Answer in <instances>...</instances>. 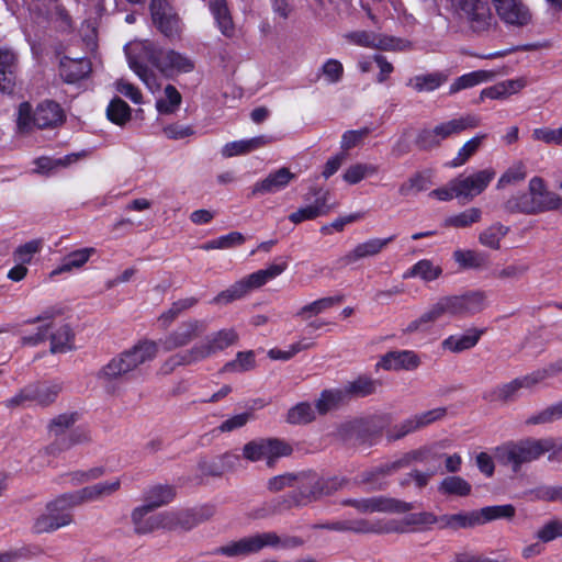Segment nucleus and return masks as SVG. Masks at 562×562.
Instances as JSON below:
<instances>
[{
  "mask_svg": "<svg viewBox=\"0 0 562 562\" xmlns=\"http://www.w3.org/2000/svg\"><path fill=\"white\" fill-rule=\"evenodd\" d=\"M246 285L241 280L235 282L228 289L220 292L213 300V304H228L235 300L241 299L247 294Z\"/></svg>",
  "mask_w": 562,
  "mask_h": 562,
  "instance_id": "nucleus-62",
  "label": "nucleus"
},
{
  "mask_svg": "<svg viewBox=\"0 0 562 562\" xmlns=\"http://www.w3.org/2000/svg\"><path fill=\"white\" fill-rule=\"evenodd\" d=\"M430 181L428 177L420 172H416L400 186L398 194L401 196L416 195L417 193L427 190Z\"/></svg>",
  "mask_w": 562,
  "mask_h": 562,
  "instance_id": "nucleus-49",
  "label": "nucleus"
},
{
  "mask_svg": "<svg viewBox=\"0 0 562 562\" xmlns=\"http://www.w3.org/2000/svg\"><path fill=\"white\" fill-rule=\"evenodd\" d=\"M246 238L239 232H232L227 235L220 236L216 239L210 240L202 245V249H228L245 243Z\"/></svg>",
  "mask_w": 562,
  "mask_h": 562,
  "instance_id": "nucleus-57",
  "label": "nucleus"
},
{
  "mask_svg": "<svg viewBox=\"0 0 562 562\" xmlns=\"http://www.w3.org/2000/svg\"><path fill=\"white\" fill-rule=\"evenodd\" d=\"M125 54L130 68L151 92L157 90L159 85L156 75L148 68L147 63L167 78L189 74L195 67L194 61L188 55L175 49H164L149 40L127 44Z\"/></svg>",
  "mask_w": 562,
  "mask_h": 562,
  "instance_id": "nucleus-2",
  "label": "nucleus"
},
{
  "mask_svg": "<svg viewBox=\"0 0 562 562\" xmlns=\"http://www.w3.org/2000/svg\"><path fill=\"white\" fill-rule=\"evenodd\" d=\"M495 170L486 168L477 170L471 175H460L453 178V190L457 192V199L472 201L480 195L495 178Z\"/></svg>",
  "mask_w": 562,
  "mask_h": 562,
  "instance_id": "nucleus-15",
  "label": "nucleus"
},
{
  "mask_svg": "<svg viewBox=\"0 0 562 562\" xmlns=\"http://www.w3.org/2000/svg\"><path fill=\"white\" fill-rule=\"evenodd\" d=\"M292 452L291 447L279 439H257L247 442L243 448V457L250 461L257 462L266 460L269 467L273 465L276 459L286 457Z\"/></svg>",
  "mask_w": 562,
  "mask_h": 562,
  "instance_id": "nucleus-14",
  "label": "nucleus"
},
{
  "mask_svg": "<svg viewBox=\"0 0 562 562\" xmlns=\"http://www.w3.org/2000/svg\"><path fill=\"white\" fill-rule=\"evenodd\" d=\"M153 510L149 506H138L131 514L134 531L137 535H147L158 530L157 514L149 515Z\"/></svg>",
  "mask_w": 562,
  "mask_h": 562,
  "instance_id": "nucleus-33",
  "label": "nucleus"
},
{
  "mask_svg": "<svg viewBox=\"0 0 562 562\" xmlns=\"http://www.w3.org/2000/svg\"><path fill=\"white\" fill-rule=\"evenodd\" d=\"M496 75L497 74L493 70H475L464 74L451 82L449 87V94H456L462 90L488 82L493 80Z\"/></svg>",
  "mask_w": 562,
  "mask_h": 562,
  "instance_id": "nucleus-29",
  "label": "nucleus"
},
{
  "mask_svg": "<svg viewBox=\"0 0 562 562\" xmlns=\"http://www.w3.org/2000/svg\"><path fill=\"white\" fill-rule=\"evenodd\" d=\"M303 541L297 537H280L273 531L255 533L239 540L228 542L214 550L215 554L228 558H240L258 553L266 547L271 548H297Z\"/></svg>",
  "mask_w": 562,
  "mask_h": 562,
  "instance_id": "nucleus-7",
  "label": "nucleus"
},
{
  "mask_svg": "<svg viewBox=\"0 0 562 562\" xmlns=\"http://www.w3.org/2000/svg\"><path fill=\"white\" fill-rule=\"evenodd\" d=\"M453 20L467 23L474 32L486 31L492 22L491 9L484 0H446Z\"/></svg>",
  "mask_w": 562,
  "mask_h": 562,
  "instance_id": "nucleus-11",
  "label": "nucleus"
},
{
  "mask_svg": "<svg viewBox=\"0 0 562 562\" xmlns=\"http://www.w3.org/2000/svg\"><path fill=\"white\" fill-rule=\"evenodd\" d=\"M175 497V490L170 485H155L147 490L145 494V504L143 506H149L151 510L167 505Z\"/></svg>",
  "mask_w": 562,
  "mask_h": 562,
  "instance_id": "nucleus-40",
  "label": "nucleus"
},
{
  "mask_svg": "<svg viewBox=\"0 0 562 562\" xmlns=\"http://www.w3.org/2000/svg\"><path fill=\"white\" fill-rule=\"evenodd\" d=\"M315 419V412L307 402L291 407L286 414V422L291 425L308 424Z\"/></svg>",
  "mask_w": 562,
  "mask_h": 562,
  "instance_id": "nucleus-51",
  "label": "nucleus"
},
{
  "mask_svg": "<svg viewBox=\"0 0 562 562\" xmlns=\"http://www.w3.org/2000/svg\"><path fill=\"white\" fill-rule=\"evenodd\" d=\"M63 311L59 307H48L44 310L38 316L29 319L27 324L41 323L37 331L33 335H26L21 338L23 346H37L44 342L48 337L50 338V352L64 353L72 349L74 334L70 327L66 324L60 325L54 331L49 333L53 328L52 321L61 315Z\"/></svg>",
  "mask_w": 562,
  "mask_h": 562,
  "instance_id": "nucleus-6",
  "label": "nucleus"
},
{
  "mask_svg": "<svg viewBox=\"0 0 562 562\" xmlns=\"http://www.w3.org/2000/svg\"><path fill=\"white\" fill-rule=\"evenodd\" d=\"M109 120L117 125H124L131 119V108L120 98L113 99L106 109Z\"/></svg>",
  "mask_w": 562,
  "mask_h": 562,
  "instance_id": "nucleus-55",
  "label": "nucleus"
},
{
  "mask_svg": "<svg viewBox=\"0 0 562 562\" xmlns=\"http://www.w3.org/2000/svg\"><path fill=\"white\" fill-rule=\"evenodd\" d=\"M430 425V422L428 417H426V413L417 414L411 418H407L400 425H396L394 430L396 431L394 435H392V439H400L404 436H406L409 432H413L415 430H418L423 427H426Z\"/></svg>",
  "mask_w": 562,
  "mask_h": 562,
  "instance_id": "nucleus-53",
  "label": "nucleus"
},
{
  "mask_svg": "<svg viewBox=\"0 0 562 562\" xmlns=\"http://www.w3.org/2000/svg\"><path fill=\"white\" fill-rule=\"evenodd\" d=\"M182 101V97L177 88L172 85H167L164 90V97L156 102V109L160 114L175 113Z\"/></svg>",
  "mask_w": 562,
  "mask_h": 562,
  "instance_id": "nucleus-42",
  "label": "nucleus"
},
{
  "mask_svg": "<svg viewBox=\"0 0 562 562\" xmlns=\"http://www.w3.org/2000/svg\"><path fill=\"white\" fill-rule=\"evenodd\" d=\"M378 172L379 167L376 165L358 162L349 166L345 170L342 178L349 184H356L368 177L375 176Z\"/></svg>",
  "mask_w": 562,
  "mask_h": 562,
  "instance_id": "nucleus-45",
  "label": "nucleus"
},
{
  "mask_svg": "<svg viewBox=\"0 0 562 562\" xmlns=\"http://www.w3.org/2000/svg\"><path fill=\"white\" fill-rule=\"evenodd\" d=\"M376 383L369 378H358L357 380L349 382L342 390L346 392V397H363L375 392Z\"/></svg>",
  "mask_w": 562,
  "mask_h": 562,
  "instance_id": "nucleus-50",
  "label": "nucleus"
},
{
  "mask_svg": "<svg viewBox=\"0 0 562 562\" xmlns=\"http://www.w3.org/2000/svg\"><path fill=\"white\" fill-rule=\"evenodd\" d=\"M91 71V63L87 58L64 57L60 60L59 74L67 83H75L86 78Z\"/></svg>",
  "mask_w": 562,
  "mask_h": 562,
  "instance_id": "nucleus-26",
  "label": "nucleus"
},
{
  "mask_svg": "<svg viewBox=\"0 0 562 562\" xmlns=\"http://www.w3.org/2000/svg\"><path fill=\"white\" fill-rule=\"evenodd\" d=\"M310 193L315 196L312 204L305 205L289 215V220L297 225L304 221H312L329 213V192L322 188H311Z\"/></svg>",
  "mask_w": 562,
  "mask_h": 562,
  "instance_id": "nucleus-18",
  "label": "nucleus"
},
{
  "mask_svg": "<svg viewBox=\"0 0 562 562\" xmlns=\"http://www.w3.org/2000/svg\"><path fill=\"white\" fill-rule=\"evenodd\" d=\"M420 364V359L415 351H390L378 362V367L385 370H414Z\"/></svg>",
  "mask_w": 562,
  "mask_h": 562,
  "instance_id": "nucleus-25",
  "label": "nucleus"
},
{
  "mask_svg": "<svg viewBox=\"0 0 562 562\" xmlns=\"http://www.w3.org/2000/svg\"><path fill=\"white\" fill-rule=\"evenodd\" d=\"M313 341H308L307 339L303 338L292 345L289 346L286 350L272 348L268 351V357L272 360H281V361H288L292 359L296 353L303 350H307L314 347Z\"/></svg>",
  "mask_w": 562,
  "mask_h": 562,
  "instance_id": "nucleus-54",
  "label": "nucleus"
},
{
  "mask_svg": "<svg viewBox=\"0 0 562 562\" xmlns=\"http://www.w3.org/2000/svg\"><path fill=\"white\" fill-rule=\"evenodd\" d=\"M499 20L509 26L524 27L531 22L532 13L522 0H491Z\"/></svg>",
  "mask_w": 562,
  "mask_h": 562,
  "instance_id": "nucleus-16",
  "label": "nucleus"
},
{
  "mask_svg": "<svg viewBox=\"0 0 562 562\" xmlns=\"http://www.w3.org/2000/svg\"><path fill=\"white\" fill-rule=\"evenodd\" d=\"M448 80V75L443 71H434L428 74H420L409 78L406 82L417 92H432L441 87Z\"/></svg>",
  "mask_w": 562,
  "mask_h": 562,
  "instance_id": "nucleus-31",
  "label": "nucleus"
},
{
  "mask_svg": "<svg viewBox=\"0 0 562 562\" xmlns=\"http://www.w3.org/2000/svg\"><path fill=\"white\" fill-rule=\"evenodd\" d=\"M515 515V507L510 504L486 506L479 510H475L477 526L484 525L488 521L507 518L510 519Z\"/></svg>",
  "mask_w": 562,
  "mask_h": 562,
  "instance_id": "nucleus-41",
  "label": "nucleus"
},
{
  "mask_svg": "<svg viewBox=\"0 0 562 562\" xmlns=\"http://www.w3.org/2000/svg\"><path fill=\"white\" fill-rule=\"evenodd\" d=\"M486 137L487 134L480 133L467 140L458 150L456 157L451 161L447 162V167L458 168L465 165L469 159L477 153Z\"/></svg>",
  "mask_w": 562,
  "mask_h": 562,
  "instance_id": "nucleus-34",
  "label": "nucleus"
},
{
  "mask_svg": "<svg viewBox=\"0 0 562 562\" xmlns=\"http://www.w3.org/2000/svg\"><path fill=\"white\" fill-rule=\"evenodd\" d=\"M509 233V227L499 222L493 223L479 235V241L482 246L498 250L501 240Z\"/></svg>",
  "mask_w": 562,
  "mask_h": 562,
  "instance_id": "nucleus-39",
  "label": "nucleus"
},
{
  "mask_svg": "<svg viewBox=\"0 0 562 562\" xmlns=\"http://www.w3.org/2000/svg\"><path fill=\"white\" fill-rule=\"evenodd\" d=\"M198 302L199 300L193 296L173 302L170 308L159 316V322L165 328L168 327L180 314L195 306Z\"/></svg>",
  "mask_w": 562,
  "mask_h": 562,
  "instance_id": "nucleus-47",
  "label": "nucleus"
},
{
  "mask_svg": "<svg viewBox=\"0 0 562 562\" xmlns=\"http://www.w3.org/2000/svg\"><path fill=\"white\" fill-rule=\"evenodd\" d=\"M344 485V480L323 477L314 472L299 473L297 488L288 497L292 506H303L328 496Z\"/></svg>",
  "mask_w": 562,
  "mask_h": 562,
  "instance_id": "nucleus-9",
  "label": "nucleus"
},
{
  "mask_svg": "<svg viewBox=\"0 0 562 562\" xmlns=\"http://www.w3.org/2000/svg\"><path fill=\"white\" fill-rule=\"evenodd\" d=\"M394 236L387 238H371L355 246L346 255L337 259L336 263L339 268H345L359 260L374 257L379 255L391 241Z\"/></svg>",
  "mask_w": 562,
  "mask_h": 562,
  "instance_id": "nucleus-19",
  "label": "nucleus"
},
{
  "mask_svg": "<svg viewBox=\"0 0 562 562\" xmlns=\"http://www.w3.org/2000/svg\"><path fill=\"white\" fill-rule=\"evenodd\" d=\"M256 366L255 353L251 350L237 352L234 360L223 367L224 372L241 373L254 369Z\"/></svg>",
  "mask_w": 562,
  "mask_h": 562,
  "instance_id": "nucleus-52",
  "label": "nucleus"
},
{
  "mask_svg": "<svg viewBox=\"0 0 562 562\" xmlns=\"http://www.w3.org/2000/svg\"><path fill=\"white\" fill-rule=\"evenodd\" d=\"M548 379L547 371H533L527 375L514 379L497 387L496 395L503 401H512L516 398L522 389H531L539 382Z\"/></svg>",
  "mask_w": 562,
  "mask_h": 562,
  "instance_id": "nucleus-22",
  "label": "nucleus"
},
{
  "mask_svg": "<svg viewBox=\"0 0 562 562\" xmlns=\"http://www.w3.org/2000/svg\"><path fill=\"white\" fill-rule=\"evenodd\" d=\"M215 514L212 505H203L192 509L177 510L178 529L190 530L195 526L207 521Z\"/></svg>",
  "mask_w": 562,
  "mask_h": 562,
  "instance_id": "nucleus-28",
  "label": "nucleus"
},
{
  "mask_svg": "<svg viewBox=\"0 0 562 562\" xmlns=\"http://www.w3.org/2000/svg\"><path fill=\"white\" fill-rule=\"evenodd\" d=\"M418 457H419V453L417 451H412L392 462L381 464V465L376 467L375 469H373L372 471L364 473L363 482L371 483V482H374V480L379 476L390 475V474L398 471L400 469L408 467L411 464V462L413 460L418 459Z\"/></svg>",
  "mask_w": 562,
  "mask_h": 562,
  "instance_id": "nucleus-30",
  "label": "nucleus"
},
{
  "mask_svg": "<svg viewBox=\"0 0 562 562\" xmlns=\"http://www.w3.org/2000/svg\"><path fill=\"white\" fill-rule=\"evenodd\" d=\"M485 293L482 291H470L461 295H448L440 297L419 317L413 319L403 328V334H426L434 324L445 316L462 317L481 312L485 305Z\"/></svg>",
  "mask_w": 562,
  "mask_h": 562,
  "instance_id": "nucleus-3",
  "label": "nucleus"
},
{
  "mask_svg": "<svg viewBox=\"0 0 562 562\" xmlns=\"http://www.w3.org/2000/svg\"><path fill=\"white\" fill-rule=\"evenodd\" d=\"M562 419V402L553 404L543 411L528 417V425L549 424Z\"/></svg>",
  "mask_w": 562,
  "mask_h": 562,
  "instance_id": "nucleus-59",
  "label": "nucleus"
},
{
  "mask_svg": "<svg viewBox=\"0 0 562 562\" xmlns=\"http://www.w3.org/2000/svg\"><path fill=\"white\" fill-rule=\"evenodd\" d=\"M95 252V249L92 247L81 248L68 254L61 261L60 266L57 267L52 274H60L64 272H69L72 269L81 268L90 257Z\"/></svg>",
  "mask_w": 562,
  "mask_h": 562,
  "instance_id": "nucleus-37",
  "label": "nucleus"
},
{
  "mask_svg": "<svg viewBox=\"0 0 562 562\" xmlns=\"http://www.w3.org/2000/svg\"><path fill=\"white\" fill-rule=\"evenodd\" d=\"M527 177V169L522 161L512 165L498 179L497 190H503L509 186L522 182Z\"/></svg>",
  "mask_w": 562,
  "mask_h": 562,
  "instance_id": "nucleus-48",
  "label": "nucleus"
},
{
  "mask_svg": "<svg viewBox=\"0 0 562 562\" xmlns=\"http://www.w3.org/2000/svg\"><path fill=\"white\" fill-rule=\"evenodd\" d=\"M33 403L46 407L55 403L63 391V382L59 380L37 381L29 384Z\"/></svg>",
  "mask_w": 562,
  "mask_h": 562,
  "instance_id": "nucleus-23",
  "label": "nucleus"
},
{
  "mask_svg": "<svg viewBox=\"0 0 562 562\" xmlns=\"http://www.w3.org/2000/svg\"><path fill=\"white\" fill-rule=\"evenodd\" d=\"M321 74L325 77L327 83H337L342 79L344 66L338 59L329 58L323 64Z\"/></svg>",
  "mask_w": 562,
  "mask_h": 562,
  "instance_id": "nucleus-63",
  "label": "nucleus"
},
{
  "mask_svg": "<svg viewBox=\"0 0 562 562\" xmlns=\"http://www.w3.org/2000/svg\"><path fill=\"white\" fill-rule=\"evenodd\" d=\"M481 218L482 211L479 207H470L446 218L445 225L454 228H467L479 223Z\"/></svg>",
  "mask_w": 562,
  "mask_h": 562,
  "instance_id": "nucleus-46",
  "label": "nucleus"
},
{
  "mask_svg": "<svg viewBox=\"0 0 562 562\" xmlns=\"http://www.w3.org/2000/svg\"><path fill=\"white\" fill-rule=\"evenodd\" d=\"M65 114L60 105L53 101H44L35 111L27 102L20 104L18 110V130L20 133H29L33 127L53 128L60 125Z\"/></svg>",
  "mask_w": 562,
  "mask_h": 562,
  "instance_id": "nucleus-10",
  "label": "nucleus"
},
{
  "mask_svg": "<svg viewBox=\"0 0 562 562\" xmlns=\"http://www.w3.org/2000/svg\"><path fill=\"white\" fill-rule=\"evenodd\" d=\"M447 122L454 135H459L464 131L473 130L481 125L480 116L473 113H465Z\"/></svg>",
  "mask_w": 562,
  "mask_h": 562,
  "instance_id": "nucleus-61",
  "label": "nucleus"
},
{
  "mask_svg": "<svg viewBox=\"0 0 562 562\" xmlns=\"http://www.w3.org/2000/svg\"><path fill=\"white\" fill-rule=\"evenodd\" d=\"M346 392L342 389L324 390L316 400L315 406L321 415L338 408L347 402Z\"/></svg>",
  "mask_w": 562,
  "mask_h": 562,
  "instance_id": "nucleus-38",
  "label": "nucleus"
},
{
  "mask_svg": "<svg viewBox=\"0 0 562 562\" xmlns=\"http://www.w3.org/2000/svg\"><path fill=\"white\" fill-rule=\"evenodd\" d=\"M477 526L475 510L439 516L440 529L457 530Z\"/></svg>",
  "mask_w": 562,
  "mask_h": 562,
  "instance_id": "nucleus-36",
  "label": "nucleus"
},
{
  "mask_svg": "<svg viewBox=\"0 0 562 562\" xmlns=\"http://www.w3.org/2000/svg\"><path fill=\"white\" fill-rule=\"evenodd\" d=\"M555 449L551 438H527L518 441H507L493 449V457L502 465H508L517 473L522 464L538 460L542 454Z\"/></svg>",
  "mask_w": 562,
  "mask_h": 562,
  "instance_id": "nucleus-5",
  "label": "nucleus"
},
{
  "mask_svg": "<svg viewBox=\"0 0 562 562\" xmlns=\"http://www.w3.org/2000/svg\"><path fill=\"white\" fill-rule=\"evenodd\" d=\"M43 247L42 239H33L19 246L13 252V259L16 263L27 265L32 261L35 254L40 252Z\"/></svg>",
  "mask_w": 562,
  "mask_h": 562,
  "instance_id": "nucleus-60",
  "label": "nucleus"
},
{
  "mask_svg": "<svg viewBox=\"0 0 562 562\" xmlns=\"http://www.w3.org/2000/svg\"><path fill=\"white\" fill-rule=\"evenodd\" d=\"M442 274V268L429 259H422L403 273V279L418 278L424 282H432Z\"/></svg>",
  "mask_w": 562,
  "mask_h": 562,
  "instance_id": "nucleus-32",
  "label": "nucleus"
},
{
  "mask_svg": "<svg viewBox=\"0 0 562 562\" xmlns=\"http://www.w3.org/2000/svg\"><path fill=\"white\" fill-rule=\"evenodd\" d=\"M439 491L443 494L467 496L471 492V485L460 476H447L440 483Z\"/></svg>",
  "mask_w": 562,
  "mask_h": 562,
  "instance_id": "nucleus-56",
  "label": "nucleus"
},
{
  "mask_svg": "<svg viewBox=\"0 0 562 562\" xmlns=\"http://www.w3.org/2000/svg\"><path fill=\"white\" fill-rule=\"evenodd\" d=\"M341 296H326L302 306L295 314L302 321H308L314 316L325 313L327 310L340 304Z\"/></svg>",
  "mask_w": 562,
  "mask_h": 562,
  "instance_id": "nucleus-35",
  "label": "nucleus"
},
{
  "mask_svg": "<svg viewBox=\"0 0 562 562\" xmlns=\"http://www.w3.org/2000/svg\"><path fill=\"white\" fill-rule=\"evenodd\" d=\"M238 462L239 457L237 454L226 452L209 464L204 462L202 470L210 475H221L223 472L234 469Z\"/></svg>",
  "mask_w": 562,
  "mask_h": 562,
  "instance_id": "nucleus-44",
  "label": "nucleus"
},
{
  "mask_svg": "<svg viewBox=\"0 0 562 562\" xmlns=\"http://www.w3.org/2000/svg\"><path fill=\"white\" fill-rule=\"evenodd\" d=\"M296 176L289 168L282 167L270 172L265 179L257 181L251 189V195L273 194L285 189Z\"/></svg>",
  "mask_w": 562,
  "mask_h": 562,
  "instance_id": "nucleus-21",
  "label": "nucleus"
},
{
  "mask_svg": "<svg viewBox=\"0 0 562 562\" xmlns=\"http://www.w3.org/2000/svg\"><path fill=\"white\" fill-rule=\"evenodd\" d=\"M154 26L168 40L181 38L184 23L168 0H151L149 4Z\"/></svg>",
  "mask_w": 562,
  "mask_h": 562,
  "instance_id": "nucleus-13",
  "label": "nucleus"
},
{
  "mask_svg": "<svg viewBox=\"0 0 562 562\" xmlns=\"http://www.w3.org/2000/svg\"><path fill=\"white\" fill-rule=\"evenodd\" d=\"M553 191H549L544 180L535 176L528 182L526 192L509 196L503 204L509 214L537 215L549 212Z\"/></svg>",
  "mask_w": 562,
  "mask_h": 562,
  "instance_id": "nucleus-8",
  "label": "nucleus"
},
{
  "mask_svg": "<svg viewBox=\"0 0 562 562\" xmlns=\"http://www.w3.org/2000/svg\"><path fill=\"white\" fill-rule=\"evenodd\" d=\"M484 329L471 328L464 334L450 335L441 341V348L453 353L469 350L476 346Z\"/></svg>",
  "mask_w": 562,
  "mask_h": 562,
  "instance_id": "nucleus-27",
  "label": "nucleus"
},
{
  "mask_svg": "<svg viewBox=\"0 0 562 562\" xmlns=\"http://www.w3.org/2000/svg\"><path fill=\"white\" fill-rule=\"evenodd\" d=\"M77 422L76 413L60 414L50 420L48 430L55 437L64 435L65 430L71 427Z\"/></svg>",
  "mask_w": 562,
  "mask_h": 562,
  "instance_id": "nucleus-64",
  "label": "nucleus"
},
{
  "mask_svg": "<svg viewBox=\"0 0 562 562\" xmlns=\"http://www.w3.org/2000/svg\"><path fill=\"white\" fill-rule=\"evenodd\" d=\"M18 58L8 49L0 48V91L12 93L16 81Z\"/></svg>",
  "mask_w": 562,
  "mask_h": 562,
  "instance_id": "nucleus-24",
  "label": "nucleus"
},
{
  "mask_svg": "<svg viewBox=\"0 0 562 562\" xmlns=\"http://www.w3.org/2000/svg\"><path fill=\"white\" fill-rule=\"evenodd\" d=\"M76 507L70 502V494L65 493L46 505V510L40 515L33 525L36 533L53 532L72 522L70 509Z\"/></svg>",
  "mask_w": 562,
  "mask_h": 562,
  "instance_id": "nucleus-12",
  "label": "nucleus"
},
{
  "mask_svg": "<svg viewBox=\"0 0 562 562\" xmlns=\"http://www.w3.org/2000/svg\"><path fill=\"white\" fill-rule=\"evenodd\" d=\"M453 259L463 269H480L486 265V256L476 250L457 249Z\"/></svg>",
  "mask_w": 562,
  "mask_h": 562,
  "instance_id": "nucleus-43",
  "label": "nucleus"
},
{
  "mask_svg": "<svg viewBox=\"0 0 562 562\" xmlns=\"http://www.w3.org/2000/svg\"><path fill=\"white\" fill-rule=\"evenodd\" d=\"M203 321L190 318L182 322L177 329L161 338L159 342L144 340L133 348L119 353L103 366L97 373L98 380L108 390L113 392V383L137 369L140 364L153 360L158 352V346L169 352L189 346L194 339L205 331Z\"/></svg>",
  "mask_w": 562,
  "mask_h": 562,
  "instance_id": "nucleus-1",
  "label": "nucleus"
},
{
  "mask_svg": "<svg viewBox=\"0 0 562 562\" xmlns=\"http://www.w3.org/2000/svg\"><path fill=\"white\" fill-rule=\"evenodd\" d=\"M121 481L119 479L97 483L94 485L86 486L81 490L70 492V502L76 506L83 503L97 502L105 496H110L119 491Z\"/></svg>",
  "mask_w": 562,
  "mask_h": 562,
  "instance_id": "nucleus-20",
  "label": "nucleus"
},
{
  "mask_svg": "<svg viewBox=\"0 0 562 562\" xmlns=\"http://www.w3.org/2000/svg\"><path fill=\"white\" fill-rule=\"evenodd\" d=\"M291 507H292V505H291L289 497L282 498V499L277 498V499H272L270 502L263 503L261 506L256 508L252 512L251 517L255 519H262V518L269 517L271 515H274L277 513H280L282 509H288Z\"/></svg>",
  "mask_w": 562,
  "mask_h": 562,
  "instance_id": "nucleus-58",
  "label": "nucleus"
},
{
  "mask_svg": "<svg viewBox=\"0 0 562 562\" xmlns=\"http://www.w3.org/2000/svg\"><path fill=\"white\" fill-rule=\"evenodd\" d=\"M345 505L355 507L361 513H404L412 508V506L404 502H398L393 498L384 496H373L360 499H347Z\"/></svg>",
  "mask_w": 562,
  "mask_h": 562,
  "instance_id": "nucleus-17",
  "label": "nucleus"
},
{
  "mask_svg": "<svg viewBox=\"0 0 562 562\" xmlns=\"http://www.w3.org/2000/svg\"><path fill=\"white\" fill-rule=\"evenodd\" d=\"M238 340L239 335L235 328H222L205 336L201 341L195 342L190 348L171 355L161 364L159 373L168 375L179 367L194 366L235 346Z\"/></svg>",
  "mask_w": 562,
  "mask_h": 562,
  "instance_id": "nucleus-4",
  "label": "nucleus"
}]
</instances>
